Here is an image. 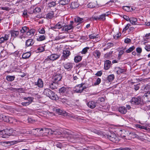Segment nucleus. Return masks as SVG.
Segmentation results:
<instances>
[{
    "label": "nucleus",
    "instance_id": "32",
    "mask_svg": "<svg viewBox=\"0 0 150 150\" xmlns=\"http://www.w3.org/2000/svg\"><path fill=\"white\" fill-rule=\"evenodd\" d=\"M57 84L56 83V82H54L52 83L50 85V88L52 89H54L57 88Z\"/></svg>",
    "mask_w": 150,
    "mask_h": 150
},
{
    "label": "nucleus",
    "instance_id": "26",
    "mask_svg": "<svg viewBox=\"0 0 150 150\" xmlns=\"http://www.w3.org/2000/svg\"><path fill=\"white\" fill-rule=\"evenodd\" d=\"M108 16L106 14H102L99 15V21H104L105 20V17Z\"/></svg>",
    "mask_w": 150,
    "mask_h": 150
},
{
    "label": "nucleus",
    "instance_id": "56",
    "mask_svg": "<svg viewBox=\"0 0 150 150\" xmlns=\"http://www.w3.org/2000/svg\"><path fill=\"white\" fill-rule=\"evenodd\" d=\"M89 38L91 39L96 38H98L97 35H94V34L89 35Z\"/></svg>",
    "mask_w": 150,
    "mask_h": 150
},
{
    "label": "nucleus",
    "instance_id": "8",
    "mask_svg": "<svg viewBox=\"0 0 150 150\" xmlns=\"http://www.w3.org/2000/svg\"><path fill=\"white\" fill-rule=\"evenodd\" d=\"M83 85V84L81 83L76 86L74 88V91L78 93L82 92L83 90V88L82 87Z\"/></svg>",
    "mask_w": 150,
    "mask_h": 150
},
{
    "label": "nucleus",
    "instance_id": "15",
    "mask_svg": "<svg viewBox=\"0 0 150 150\" xmlns=\"http://www.w3.org/2000/svg\"><path fill=\"white\" fill-rule=\"evenodd\" d=\"M111 62L108 60H106L104 63V68L105 70L108 69L110 67L111 64Z\"/></svg>",
    "mask_w": 150,
    "mask_h": 150
},
{
    "label": "nucleus",
    "instance_id": "10",
    "mask_svg": "<svg viewBox=\"0 0 150 150\" xmlns=\"http://www.w3.org/2000/svg\"><path fill=\"white\" fill-rule=\"evenodd\" d=\"M97 102L94 100L89 101L87 103V106L91 109H93L96 106Z\"/></svg>",
    "mask_w": 150,
    "mask_h": 150
},
{
    "label": "nucleus",
    "instance_id": "33",
    "mask_svg": "<svg viewBox=\"0 0 150 150\" xmlns=\"http://www.w3.org/2000/svg\"><path fill=\"white\" fill-rule=\"evenodd\" d=\"M5 133L8 134L9 136L13 135L12 131L13 130L12 129H6L4 130Z\"/></svg>",
    "mask_w": 150,
    "mask_h": 150
},
{
    "label": "nucleus",
    "instance_id": "34",
    "mask_svg": "<svg viewBox=\"0 0 150 150\" xmlns=\"http://www.w3.org/2000/svg\"><path fill=\"white\" fill-rule=\"evenodd\" d=\"M82 57L81 56H76L74 57V61L76 63H78L80 62L81 59Z\"/></svg>",
    "mask_w": 150,
    "mask_h": 150
},
{
    "label": "nucleus",
    "instance_id": "57",
    "mask_svg": "<svg viewBox=\"0 0 150 150\" xmlns=\"http://www.w3.org/2000/svg\"><path fill=\"white\" fill-rule=\"evenodd\" d=\"M145 97L147 98V99L149 100H150V91H148L144 94Z\"/></svg>",
    "mask_w": 150,
    "mask_h": 150
},
{
    "label": "nucleus",
    "instance_id": "53",
    "mask_svg": "<svg viewBox=\"0 0 150 150\" xmlns=\"http://www.w3.org/2000/svg\"><path fill=\"white\" fill-rule=\"evenodd\" d=\"M2 120H3L4 121L6 122H8L9 121L8 117L4 115V117Z\"/></svg>",
    "mask_w": 150,
    "mask_h": 150
},
{
    "label": "nucleus",
    "instance_id": "16",
    "mask_svg": "<svg viewBox=\"0 0 150 150\" xmlns=\"http://www.w3.org/2000/svg\"><path fill=\"white\" fill-rule=\"evenodd\" d=\"M118 110L122 114H125L127 112V110L124 106L120 107L119 108Z\"/></svg>",
    "mask_w": 150,
    "mask_h": 150
},
{
    "label": "nucleus",
    "instance_id": "41",
    "mask_svg": "<svg viewBox=\"0 0 150 150\" xmlns=\"http://www.w3.org/2000/svg\"><path fill=\"white\" fill-rule=\"evenodd\" d=\"M23 99L24 100H28V102H30L31 103L33 102V98L31 97H24Z\"/></svg>",
    "mask_w": 150,
    "mask_h": 150
},
{
    "label": "nucleus",
    "instance_id": "51",
    "mask_svg": "<svg viewBox=\"0 0 150 150\" xmlns=\"http://www.w3.org/2000/svg\"><path fill=\"white\" fill-rule=\"evenodd\" d=\"M56 4L55 2L52 1L48 4V6L50 8L56 5Z\"/></svg>",
    "mask_w": 150,
    "mask_h": 150
},
{
    "label": "nucleus",
    "instance_id": "25",
    "mask_svg": "<svg viewBox=\"0 0 150 150\" xmlns=\"http://www.w3.org/2000/svg\"><path fill=\"white\" fill-rule=\"evenodd\" d=\"M83 18L79 17H77L75 18L74 22L76 23H78L81 24V23L83 22Z\"/></svg>",
    "mask_w": 150,
    "mask_h": 150
},
{
    "label": "nucleus",
    "instance_id": "54",
    "mask_svg": "<svg viewBox=\"0 0 150 150\" xmlns=\"http://www.w3.org/2000/svg\"><path fill=\"white\" fill-rule=\"evenodd\" d=\"M123 8L124 10L127 11H131L130 7L129 6H124L123 7Z\"/></svg>",
    "mask_w": 150,
    "mask_h": 150
},
{
    "label": "nucleus",
    "instance_id": "23",
    "mask_svg": "<svg viewBox=\"0 0 150 150\" xmlns=\"http://www.w3.org/2000/svg\"><path fill=\"white\" fill-rule=\"evenodd\" d=\"M67 88L65 87L61 88L59 90V92L61 94H63L66 93L67 91Z\"/></svg>",
    "mask_w": 150,
    "mask_h": 150
},
{
    "label": "nucleus",
    "instance_id": "43",
    "mask_svg": "<svg viewBox=\"0 0 150 150\" xmlns=\"http://www.w3.org/2000/svg\"><path fill=\"white\" fill-rule=\"evenodd\" d=\"M135 49V47L133 46L129 48L127 50L125 51V52L127 53H128L131 52L132 51Z\"/></svg>",
    "mask_w": 150,
    "mask_h": 150
},
{
    "label": "nucleus",
    "instance_id": "38",
    "mask_svg": "<svg viewBox=\"0 0 150 150\" xmlns=\"http://www.w3.org/2000/svg\"><path fill=\"white\" fill-rule=\"evenodd\" d=\"M57 112L59 115H67V113L65 111H62L60 109H57Z\"/></svg>",
    "mask_w": 150,
    "mask_h": 150
},
{
    "label": "nucleus",
    "instance_id": "47",
    "mask_svg": "<svg viewBox=\"0 0 150 150\" xmlns=\"http://www.w3.org/2000/svg\"><path fill=\"white\" fill-rule=\"evenodd\" d=\"M131 26V25L129 24H127L123 28L122 31V32L125 33L126 31L129 28V27Z\"/></svg>",
    "mask_w": 150,
    "mask_h": 150
},
{
    "label": "nucleus",
    "instance_id": "46",
    "mask_svg": "<svg viewBox=\"0 0 150 150\" xmlns=\"http://www.w3.org/2000/svg\"><path fill=\"white\" fill-rule=\"evenodd\" d=\"M87 6L89 8H92L95 7V4L94 2H91L88 4Z\"/></svg>",
    "mask_w": 150,
    "mask_h": 150
},
{
    "label": "nucleus",
    "instance_id": "21",
    "mask_svg": "<svg viewBox=\"0 0 150 150\" xmlns=\"http://www.w3.org/2000/svg\"><path fill=\"white\" fill-rule=\"evenodd\" d=\"M31 52H30L24 53L22 55V58L23 59H26L28 58L31 56Z\"/></svg>",
    "mask_w": 150,
    "mask_h": 150
},
{
    "label": "nucleus",
    "instance_id": "27",
    "mask_svg": "<svg viewBox=\"0 0 150 150\" xmlns=\"http://www.w3.org/2000/svg\"><path fill=\"white\" fill-rule=\"evenodd\" d=\"M79 6L78 3L76 2H73L71 3V8L72 9H75Z\"/></svg>",
    "mask_w": 150,
    "mask_h": 150
},
{
    "label": "nucleus",
    "instance_id": "2",
    "mask_svg": "<svg viewBox=\"0 0 150 150\" xmlns=\"http://www.w3.org/2000/svg\"><path fill=\"white\" fill-rule=\"evenodd\" d=\"M108 138L113 142L117 143L118 142V137L113 133L110 132L107 135Z\"/></svg>",
    "mask_w": 150,
    "mask_h": 150
},
{
    "label": "nucleus",
    "instance_id": "55",
    "mask_svg": "<svg viewBox=\"0 0 150 150\" xmlns=\"http://www.w3.org/2000/svg\"><path fill=\"white\" fill-rule=\"evenodd\" d=\"M101 148L99 146H96L95 147H92L90 148V150H100Z\"/></svg>",
    "mask_w": 150,
    "mask_h": 150
},
{
    "label": "nucleus",
    "instance_id": "31",
    "mask_svg": "<svg viewBox=\"0 0 150 150\" xmlns=\"http://www.w3.org/2000/svg\"><path fill=\"white\" fill-rule=\"evenodd\" d=\"M15 76H6V79L8 81H12L14 80Z\"/></svg>",
    "mask_w": 150,
    "mask_h": 150
},
{
    "label": "nucleus",
    "instance_id": "28",
    "mask_svg": "<svg viewBox=\"0 0 150 150\" xmlns=\"http://www.w3.org/2000/svg\"><path fill=\"white\" fill-rule=\"evenodd\" d=\"M69 1L70 0H59V2L60 4L64 5L68 4Z\"/></svg>",
    "mask_w": 150,
    "mask_h": 150
},
{
    "label": "nucleus",
    "instance_id": "22",
    "mask_svg": "<svg viewBox=\"0 0 150 150\" xmlns=\"http://www.w3.org/2000/svg\"><path fill=\"white\" fill-rule=\"evenodd\" d=\"M93 55L97 58H99L101 55V53L99 50H96L93 52Z\"/></svg>",
    "mask_w": 150,
    "mask_h": 150
},
{
    "label": "nucleus",
    "instance_id": "37",
    "mask_svg": "<svg viewBox=\"0 0 150 150\" xmlns=\"http://www.w3.org/2000/svg\"><path fill=\"white\" fill-rule=\"evenodd\" d=\"M45 39V36L44 35H40L38 38L37 39L38 41H43Z\"/></svg>",
    "mask_w": 150,
    "mask_h": 150
},
{
    "label": "nucleus",
    "instance_id": "7",
    "mask_svg": "<svg viewBox=\"0 0 150 150\" xmlns=\"http://www.w3.org/2000/svg\"><path fill=\"white\" fill-rule=\"evenodd\" d=\"M71 52L67 50H64L61 57L62 60L65 61L68 58Z\"/></svg>",
    "mask_w": 150,
    "mask_h": 150
},
{
    "label": "nucleus",
    "instance_id": "64",
    "mask_svg": "<svg viewBox=\"0 0 150 150\" xmlns=\"http://www.w3.org/2000/svg\"><path fill=\"white\" fill-rule=\"evenodd\" d=\"M123 17L124 19L126 20L127 21H129L130 20V18H129L128 16L126 15H124Z\"/></svg>",
    "mask_w": 150,
    "mask_h": 150
},
{
    "label": "nucleus",
    "instance_id": "6",
    "mask_svg": "<svg viewBox=\"0 0 150 150\" xmlns=\"http://www.w3.org/2000/svg\"><path fill=\"white\" fill-rule=\"evenodd\" d=\"M74 64L72 62H67L64 64V67L65 69L68 71H71L73 68Z\"/></svg>",
    "mask_w": 150,
    "mask_h": 150
},
{
    "label": "nucleus",
    "instance_id": "59",
    "mask_svg": "<svg viewBox=\"0 0 150 150\" xmlns=\"http://www.w3.org/2000/svg\"><path fill=\"white\" fill-rule=\"evenodd\" d=\"M31 103L28 102H22L21 103V105L23 106H26L29 105Z\"/></svg>",
    "mask_w": 150,
    "mask_h": 150
},
{
    "label": "nucleus",
    "instance_id": "11",
    "mask_svg": "<svg viewBox=\"0 0 150 150\" xmlns=\"http://www.w3.org/2000/svg\"><path fill=\"white\" fill-rule=\"evenodd\" d=\"M10 36V34H5V35L0 38V43H2L7 41Z\"/></svg>",
    "mask_w": 150,
    "mask_h": 150
},
{
    "label": "nucleus",
    "instance_id": "13",
    "mask_svg": "<svg viewBox=\"0 0 150 150\" xmlns=\"http://www.w3.org/2000/svg\"><path fill=\"white\" fill-rule=\"evenodd\" d=\"M60 57L59 55L55 54H51L50 56L48 57L47 59H50L51 61H54Z\"/></svg>",
    "mask_w": 150,
    "mask_h": 150
},
{
    "label": "nucleus",
    "instance_id": "18",
    "mask_svg": "<svg viewBox=\"0 0 150 150\" xmlns=\"http://www.w3.org/2000/svg\"><path fill=\"white\" fill-rule=\"evenodd\" d=\"M11 37L15 38L17 37L19 35V32L17 30H12L10 31Z\"/></svg>",
    "mask_w": 150,
    "mask_h": 150
},
{
    "label": "nucleus",
    "instance_id": "62",
    "mask_svg": "<svg viewBox=\"0 0 150 150\" xmlns=\"http://www.w3.org/2000/svg\"><path fill=\"white\" fill-rule=\"evenodd\" d=\"M39 32L42 34H44L45 33V30L43 28H42L41 29H40L38 30Z\"/></svg>",
    "mask_w": 150,
    "mask_h": 150
},
{
    "label": "nucleus",
    "instance_id": "20",
    "mask_svg": "<svg viewBox=\"0 0 150 150\" xmlns=\"http://www.w3.org/2000/svg\"><path fill=\"white\" fill-rule=\"evenodd\" d=\"M137 18L134 17H131L130 18V20L129 21L131 24L132 25H137Z\"/></svg>",
    "mask_w": 150,
    "mask_h": 150
},
{
    "label": "nucleus",
    "instance_id": "5",
    "mask_svg": "<svg viewBox=\"0 0 150 150\" xmlns=\"http://www.w3.org/2000/svg\"><path fill=\"white\" fill-rule=\"evenodd\" d=\"M45 130L46 133H47L48 134H54L56 135H59L61 133L58 130H52L50 129H45L44 128Z\"/></svg>",
    "mask_w": 150,
    "mask_h": 150
},
{
    "label": "nucleus",
    "instance_id": "44",
    "mask_svg": "<svg viewBox=\"0 0 150 150\" xmlns=\"http://www.w3.org/2000/svg\"><path fill=\"white\" fill-rule=\"evenodd\" d=\"M34 7L35 6H32L28 9V13L30 14L34 13Z\"/></svg>",
    "mask_w": 150,
    "mask_h": 150
},
{
    "label": "nucleus",
    "instance_id": "4",
    "mask_svg": "<svg viewBox=\"0 0 150 150\" xmlns=\"http://www.w3.org/2000/svg\"><path fill=\"white\" fill-rule=\"evenodd\" d=\"M141 98L139 97H133L130 100V103L133 105H138L141 102Z\"/></svg>",
    "mask_w": 150,
    "mask_h": 150
},
{
    "label": "nucleus",
    "instance_id": "3",
    "mask_svg": "<svg viewBox=\"0 0 150 150\" xmlns=\"http://www.w3.org/2000/svg\"><path fill=\"white\" fill-rule=\"evenodd\" d=\"M74 26L71 25H65L64 24V27L62 29V31H64L65 33H69L73 31Z\"/></svg>",
    "mask_w": 150,
    "mask_h": 150
},
{
    "label": "nucleus",
    "instance_id": "48",
    "mask_svg": "<svg viewBox=\"0 0 150 150\" xmlns=\"http://www.w3.org/2000/svg\"><path fill=\"white\" fill-rule=\"evenodd\" d=\"M41 9L40 7H37L36 6H35L34 7V13L39 12L40 11Z\"/></svg>",
    "mask_w": 150,
    "mask_h": 150
},
{
    "label": "nucleus",
    "instance_id": "42",
    "mask_svg": "<svg viewBox=\"0 0 150 150\" xmlns=\"http://www.w3.org/2000/svg\"><path fill=\"white\" fill-rule=\"evenodd\" d=\"M34 33L35 32L34 30L32 29L30 30L29 29L26 32L27 35L28 36L33 35Z\"/></svg>",
    "mask_w": 150,
    "mask_h": 150
},
{
    "label": "nucleus",
    "instance_id": "35",
    "mask_svg": "<svg viewBox=\"0 0 150 150\" xmlns=\"http://www.w3.org/2000/svg\"><path fill=\"white\" fill-rule=\"evenodd\" d=\"M115 78L114 75L113 74H110L109 75L107 78V80L109 82L112 81Z\"/></svg>",
    "mask_w": 150,
    "mask_h": 150
},
{
    "label": "nucleus",
    "instance_id": "63",
    "mask_svg": "<svg viewBox=\"0 0 150 150\" xmlns=\"http://www.w3.org/2000/svg\"><path fill=\"white\" fill-rule=\"evenodd\" d=\"M65 38V36H57L56 37L55 40H59L61 39H64Z\"/></svg>",
    "mask_w": 150,
    "mask_h": 150
},
{
    "label": "nucleus",
    "instance_id": "24",
    "mask_svg": "<svg viewBox=\"0 0 150 150\" xmlns=\"http://www.w3.org/2000/svg\"><path fill=\"white\" fill-rule=\"evenodd\" d=\"M54 16V12L51 11L47 13L46 15V17L47 19H51Z\"/></svg>",
    "mask_w": 150,
    "mask_h": 150
},
{
    "label": "nucleus",
    "instance_id": "1",
    "mask_svg": "<svg viewBox=\"0 0 150 150\" xmlns=\"http://www.w3.org/2000/svg\"><path fill=\"white\" fill-rule=\"evenodd\" d=\"M43 93L52 100H58V97L57 95L55 94L54 92L48 88L45 89Z\"/></svg>",
    "mask_w": 150,
    "mask_h": 150
},
{
    "label": "nucleus",
    "instance_id": "45",
    "mask_svg": "<svg viewBox=\"0 0 150 150\" xmlns=\"http://www.w3.org/2000/svg\"><path fill=\"white\" fill-rule=\"evenodd\" d=\"M91 132H94V133L98 135H100L101 134V132L100 131L94 129H90Z\"/></svg>",
    "mask_w": 150,
    "mask_h": 150
},
{
    "label": "nucleus",
    "instance_id": "30",
    "mask_svg": "<svg viewBox=\"0 0 150 150\" xmlns=\"http://www.w3.org/2000/svg\"><path fill=\"white\" fill-rule=\"evenodd\" d=\"M58 100H59V101L62 102L63 103H66L67 100L66 98H65L64 96H61L59 97H58Z\"/></svg>",
    "mask_w": 150,
    "mask_h": 150
},
{
    "label": "nucleus",
    "instance_id": "19",
    "mask_svg": "<svg viewBox=\"0 0 150 150\" xmlns=\"http://www.w3.org/2000/svg\"><path fill=\"white\" fill-rule=\"evenodd\" d=\"M62 78V76L61 74H57L53 77V79L55 82H57L60 81Z\"/></svg>",
    "mask_w": 150,
    "mask_h": 150
},
{
    "label": "nucleus",
    "instance_id": "61",
    "mask_svg": "<svg viewBox=\"0 0 150 150\" xmlns=\"http://www.w3.org/2000/svg\"><path fill=\"white\" fill-rule=\"evenodd\" d=\"M139 85V84H137L136 85H134V88L135 91H137L140 88Z\"/></svg>",
    "mask_w": 150,
    "mask_h": 150
},
{
    "label": "nucleus",
    "instance_id": "36",
    "mask_svg": "<svg viewBox=\"0 0 150 150\" xmlns=\"http://www.w3.org/2000/svg\"><path fill=\"white\" fill-rule=\"evenodd\" d=\"M112 51H110L109 52L105 54L104 56L108 59H110L112 57Z\"/></svg>",
    "mask_w": 150,
    "mask_h": 150
},
{
    "label": "nucleus",
    "instance_id": "12",
    "mask_svg": "<svg viewBox=\"0 0 150 150\" xmlns=\"http://www.w3.org/2000/svg\"><path fill=\"white\" fill-rule=\"evenodd\" d=\"M35 42L34 40L32 39H29L25 41V46L27 47L32 46Z\"/></svg>",
    "mask_w": 150,
    "mask_h": 150
},
{
    "label": "nucleus",
    "instance_id": "14",
    "mask_svg": "<svg viewBox=\"0 0 150 150\" xmlns=\"http://www.w3.org/2000/svg\"><path fill=\"white\" fill-rule=\"evenodd\" d=\"M117 74H119L121 73H123L126 72V70L124 69H121L120 67H116L115 69V70Z\"/></svg>",
    "mask_w": 150,
    "mask_h": 150
},
{
    "label": "nucleus",
    "instance_id": "49",
    "mask_svg": "<svg viewBox=\"0 0 150 150\" xmlns=\"http://www.w3.org/2000/svg\"><path fill=\"white\" fill-rule=\"evenodd\" d=\"M142 49L140 47H138L136 49V51L137 52V55H140L142 52Z\"/></svg>",
    "mask_w": 150,
    "mask_h": 150
},
{
    "label": "nucleus",
    "instance_id": "17",
    "mask_svg": "<svg viewBox=\"0 0 150 150\" xmlns=\"http://www.w3.org/2000/svg\"><path fill=\"white\" fill-rule=\"evenodd\" d=\"M64 25V23L62 22H59L54 26L53 28L55 29H59L62 27H63Z\"/></svg>",
    "mask_w": 150,
    "mask_h": 150
},
{
    "label": "nucleus",
    "instance_id": "58",
    "mask_svg": "<svg viewBox=\"0 0 150 150\" xmlns=\"http://www.w3.org/2000/svg\"><path fill=\"white\" fill-rule=\"evenodd\" d=\"M101 82V79L98 78L96 81V82H95L94 84V85L96 86L98 85Z\"/></svg>",
    "mask_w": 150,
    "mask_h": 150
},
{
    "label": "nucleus",
    "instance_id": "40",
    "mask_svg": "<svg viewBox=\"0 0 150 150\" xmlns=\"http://www.w3.org/2000/svg\"><path fill=\"white\" fill-rule=\"evenodd\" d=\"M89 49V47H85L80 52L82 54H86L88 52V50Z\"/></svg>",
    "mask_w": 150,
    "mask_h": 150
},
{
    "label": "nucleus",
    "instance_id": "39",
    "mask_svg": "<svg viewBox=\"0 0 150 150\" xmlns=\"http://www.w3.org/2000/svg\"><path fill=\"white\" fill-rule=\"evenodd\" d=\"M29 28L26 26H24L23 27L21 30L20 31L21 33H24L25 32H27Z\"/></svg>",
    "mask_w": 150,
    "mask_h": 150
},
{
    "label": "nucleus",
    "instance_id": "60",
    "mask_svg": "<svg viewBox=\"0 0 150 150\" xmlns=\"http://www.w3.org/2000/svg\"><path fill=\"white\" fill-rule=\"evenodd\" d=\"M144 48L145 50L147 51H150V44H147L146 45L145 47Z\"/></svg>",
    "mask_w": 150,
    "mask_h": 150
},
{
    "label": "nucleus",
    "instance_id": "9",
    "mask_svg": "<svg viewBox=\"0 0 150 150\" xmlns=\"http://www.w3.org/2000/svg\"><path fill=\"white\" fill-rule=\"evenodd\" d=\"M34 85L40 88H42L43 86V81L41 79L39 78L37 81L34 82Z\"/></svg>",
    "mask_w": 150,
    "mask_h": 150
},
{
    "label": "nucleus",
    "instance_id": "52",
    "mask_svg": "<svg viewBox=\"0 0 150 150\" xmlns=\"http://www.w3.org/2000/svg\"><path fill=\"white\" fill-rule=\"evenodd\" d=\"M38 52H41L44 51L45 49L42 46H40L38 47L37 49Z\"/></svg>",
    "mask_w": 150,
    "mask_h": 150
},
{
    "label": "nucleus",
    "instance_id": "50",
    "mask_svg": "<svg viewBox=\"0 0 150 150\" xmlns=\"http://www.w3.org/2000/svg\"><path fill=\"white\" fill-rule=\"evenodd\" d=\"M125 49V48L123 49L122 50H121L119 52L118 54V57L119 58H120L121 56L123 54Z\"/></svg>",
    "mask_w": 150,
    "mask_h": 150
},
{
    "label": "nucleus",
    "instance_id": "29",
    "mask_svg": "<svg viewBox=\"0 0 150 150\" xmlns=\"http://www.w3.org/2000/svg\"><path fill=\"white\" fill-rule=\"evenodd\" d=\"M114 45V44L112 43L108 42L106 44V47L105 48H104V51L106 50L107 49H109L112 47Z\"/></svg>",
    "mask_w": 150,
    "mask_h": 150
}]
</instances>
